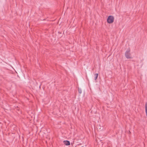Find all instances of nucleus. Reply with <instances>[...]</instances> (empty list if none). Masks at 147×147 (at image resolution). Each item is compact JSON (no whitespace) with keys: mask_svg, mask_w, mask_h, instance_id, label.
I'll return each mask as SVG.
<instances>
[{"mask_svg":"<svg viewBox=\"0 0 147 147\" xmlns=\"http://www.w3.org/2000/svg\"><path fill=\"white\" fill-rule=\"evenodd\" d=\"M125 56L126 58L132 59L133 57L132 56L130 50L129 48L126 51L125 53Z\"/></svg>","mask_w":147,"mask_h":147,"instance_id":"nucleus-1","label":"nucleus"},{"mask_svg":"<svg viewBox=\"0 0 147 147\" xmlns=\"http://www.w3.org/2000/svg\"><path fill=\"white\" fill-rule=\"evenodd\" d=\"M114 18L112 16H109L107 19V22L109 24L112 23L114 21Z\"/></svg>","mask_w":147,"mask_h":147,"instance_id":"nucleus-2","label":"nucleus"},{"mask_svg":"<svg viewBox=\"0 0 147 147\" xmlns=\"http://www.w3.org/2000/svg\"><path fill=\"white\" fill-rule=\"evenodd\" d=\"M64 144L66 145V146H68L70 144V142L69 141L66 140V141H64Z\"/></svg>","mask_w":147,"mask_h":147,"instance_id":"nucleus-3","label":"nucleus"},{"mask_svg":"<svg viewBox=\"0 0 147 147\" xmlns=\"http://www.w3.org/2000/svg\"><path fill=\"white\" fill-rule=\"evenodd\" d=\"M145 108L146 115L147 117V102H146L145 104Z\"/></svg>","mask_w":147,"mask_h":147,"instance_id":"nucleus-4","label":"nucleus"},{"mask_svg":"<svg viewBox=\"0 0 147 147\" xmlns=\"http://www.w3.org/2000/svg\"><path fill=\"white\" fill-rule=\"evenodd\" d=\"M94 79L95 80H96V79H97L98 76V74H94Z\"/></svg>","mask_w":147,"mask_h":147,"instance_id":"nucleus-5","label":"nucleus"},{"mask_svg":"<svg viewBox=\"0 0 147 147\" xmlns=\"http://www.w3.org/2000/svg\"><path fill=\"white\" fill-rule=\"evenodd\" d=\"M78 91L79 93L81 94L82 92V90L80 88H78Z\"/></svg>","mask_w":147,"mask_h":147,"instance_id":"nucleus-6","label":"nucleus"}]
</instances>
